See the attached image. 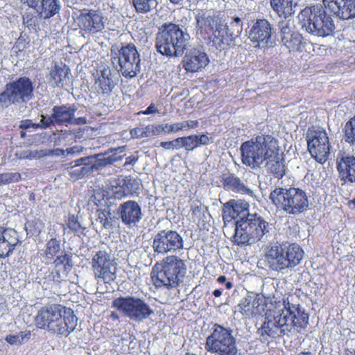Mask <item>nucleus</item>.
Returning a JSON list of instances; mask_svg holds the SVG:
<instances>
[{
    "mask_svg": "<svg viewBox=\"0 0 355 355\" xmlns=\"http://www.w3.org/2000/svg\"><path fill=\"white\" fill-rule=\"evenodd\" d=\"M51 263L54 266L51 272L53 279L58 282H61L62 276L67 277L73 266L72 255L65 251L62 252Z\"/></svg>",
    "mask_w": 355,
    "mask_h": 355,
    "instance_id": "nucleus-28",
    "label": "nucleus"
},
{
    "mask_svg": "<svg viewBox=\"0 0 355 355\" xmlns=\"http://www.w3.org/2000/svg\"><path fill=\"white\" fill-rule=\"evenodd\" d=\"M92 270L94 279L104 284H111L116 278L117 263L105 251H97L92 257Z\"/></svg>",
    "mask_w": 355,
    "mask_h": 355,
    "instance_id": "nucleus-16",
    "label": "nucleus"
},
{
    "mask_svg": "<svg viewBox=\"0 0 355 355\" xmlns=\"http://www.w3.org/2000/svg\"><path fill=\"white\" fill-rule=\"evenodd\" d=\"M35 322L40 329L67 336L76 327L77 318L70 308L59 304H51L40 308Z\"/></svg>",
    "mask_w": 355,
    "mask_h": 355,
    "instance_id": "nucleus-2",
    "label": "nucleus"
},
{
    "mask_svg": "<svg viewBox=\"0 0 355 355\" xmlns=\"http://www.w3.org/2000/svg\"><path fill=\"white\" fill-rule=\"evenodd\" d=\"M343 140L350 146L355 145V116L351 117L343 129Z\"/></svg>",
    "mask_w": 355,
    "mask_h": 355,
    "instance_id": "nucleus-40",
    "label": "nucleus"
},
{
    "mask_svg": "<svg viewBox=\"0 0 355 355\" xmlns=\"http://www.w3.org/2000/svg\"><path fill=\"white\" fill-rule=\"evenodd\" d=\"M130 135L132 137H136V138H141V137L148 136L146 131L144 130L141 128H135L132 129L130 130Z\"/></svg>",
    "mask_w": 355,
    "mask_h": 355,
    "instance_id": "nucleus-55",
    "label": "nucleus"
},
{
    "mask_svg": "<svg viewBox=\"0 0 355 355\" xmlns=\"http://www.w3.org/2000/svg\"><path fill=\"white\" fill-rule=\"evenodd\" d=\"M205 349L215 355H236V339L230 328L214 324L211 332L206 338Z\"/></svg>",
    "mask_w": 355,
    "mask_h": 355,
    "instance_id": "nucleus-12",
    "label": "nucleus"
},
{
    "mask_svg": "<svg viewBox=\"0 0 355 355\" xmlns=\"http://www.w3.org/2000/svg\"><path fill=\"white\" fill-rule=\"evenodd\" d=\"M19 243L17 233L15 230L0 226V258L8 257Z\"/></svg>",
    "mask_w": 355,
    "mask_h": 355,
    "instance_id": "nucleus-26",
    "label": "nucleus"
},
{
    "mask_svg": "<svg viewBox=\"0 0 355 355\" xmlns=\"http://www.w3.org/2000/svg\"><path fill=\"white\" fill-rule=\"evenodd\" d=\"M23 24L29 28L36 26L35 19L31 14H27L23 17Z\"/></svg>",
    "mask_w": 355,
    "mask_h": 355,
    "instance_id": "nucleus-51",
    "label": "nucleus"
},
{
    "mask_svg": "<svg viewBox=\"0 0 355 355\" xmlns=\"http://www.w3.org/2000/svg\"><path fill=\"white\" fill-rule=\"evenodd\" d=\"M117 213L122 223L128 227L135 225L142 218L141 207L135 200H128L120 204Z\"/></svg>",
    "mask_w": 355,
    "mask_h": 355,
    "instance_id": "nucleus-25",
    "label": "nucleus"
},
{
    "mask_svg": "<svg viewBox=\"0 0 355 355\" xmlns=\"http://www.w3.org/2000/svg\"><path fill=\"white\" fill-rule=\"evenodd\" d=\"M196 34L205 41L211 42L216 48L224 49L227 37L220 35L223 26L220 12L200 10L196 15Z\"/></svg>",
    "mask_w": 355,
    "mask_h": 355,
    "instance_id": "nucleus-7",
    "label": "nucleus"
},
{
    "mask_svg": "<svg viewBox=\"0 0 355 355\" xmlns=\"http://www.w3.org/2000/svg\"><path fill=\"white\" fill-rule=\"evenodd\" d=\"M306 141L311 157L320 164L326 162L330 153V144L326 130L318 126H311L307 130Z\"/></svg>",
    "mask_w": 355,
    "mask_h": 355,
    "instance_id": "nucleus-14",
    "label": "nucleus"
},
{
    "mask_svg": "<svg viewBox=\"0 0 355 355\" xmlns=\"http://www.w3.org/2000/svg\"><path fill=\"white\" fill-rule=\"evenodd\" d=\"M221 182L223 188L227 191H232L236 193H248L250 189L244 184L239 178L234 174H223Z\"/></svg>",
    "mask_w": 355,
    "mask_h": 355,
    "instance_id": "nucleus-32",
    "label": "nucleus"
},
{
    "mask_svg": "<svg viewBox=\"0 0 355 355\" xmlns=\"http://www.w3.org/2000/svg\"><path fill=\"white\" fill-rule=\"evenodd\" d=\"M119 159L116 158V157H114L112 155H109L106 157H104L103 159H101V165L103 166H105V165H107V164H113L114 162H116L117 160H119Z\"/></svg>",
    "mask_w": 355,
    "mask_h": 355,
    "instance_id": "nucleus-60",
    "label": "nucleus"
},
{
    "mask_svg": "<svg viewBox=\"0 0 355 355\" xmlns=\"http://www.w3.org/2000/svg\"><path fill=\"white\" fill-rule=\"evenodd\" d=\"M336 168L342 184L355 183V156L342 155L336 159Z\"/></svg>",
    "mask_w": 355,
    "mask_h": 355,
    "instance_id": "nucleus-24",
    "label": "nucleus"
},
{
    "mask_svg": "<svg viewBox=\"0 0 355 355\" xmlns=\"http://www.w3.org/2000/svg\"><path fill=\"white\" fill-rule=\"evenodd\" d=\"M93 76L94 77V86L98 94L110 95L117 84V80L107 66H103L96 70V74Z\"/></svg>",
    "mask_w": 355,
    "mask_h": 355,
    "instance_id": "nucleus-23",
    "label": "nucleus"
},
{
    "mask_svg": "<svg viewBox=\"0 0 355 355\" xmlns=\"http://www.w3.org/2000/svg\"><path fill=\"white\" fill-rule=\"evenodd\" d=\"M66 225L71 232L76 233L82 229L80 223L78 221V217L74 214H69L66 220Z\"/></svg>",
    "mask_w": 355,
    "mask_h": 355,
    "instance_id": "nucleus-46",
    "label": "nucleus"
},
{
    "mask_svg": "<svg viewBox=\"0 0 355 355\" xmlns=\"http://www.w3.org/2000/svg\"><path fill=\"white\" fill-rule=\"evenodd\" d=\"M137 160H138L137 157H135L133 155L128 156L125 159L124 166L134 165L137 162Z\"/></svg>",
    "mask_w": 355,
    "mask_h": 355,
    "instance_id": "nucleus-63",
    "label": "nucleus"
},
{
    "mask_svg": "<svg viewBox=\"0 0 355 355\" xmlns=\"http://www.w3.org/2000/svg\"><path fill=\"white\" fill-rule=\"evenodd\" d=\"M110 61L112 67L126 78L135 77L140 71V55L132 43L121 44L120 48H112Z\"/></svg>",
    "mask_w": 355,
    "mask_h": 355,
    "instance_id": "nucleus-9",
    "label": "nucleus"
},
{
    "mask_svg": "<svg viewBox=\"0 0 355 355\" xmlns=\"http://www.w3.org/2000/svg\"><path fill=\"white\" fill-rule=\"evenodd\" d=\"M53 118L55 119L56 125H62L72 124V119L74 116L76 109L67 105H57L52 109Z\"/></svg>",
    "mask_w": 355,
    "mask_h": 355,
    "instance_id": "nucleus-31",
    "label": "nucleus"
},
{
    "mask_svg": "<svg viewBox=\"0 0 355 355\" xmlns=\"http://www.w3.org/2000/svg\"><path fill=\"white\" fill-rule=\"evenodd\" d=\"M34 96L33 81L27 76H21L6 83L0 93V104L8 107L12 104L26 103Z\"/></svg>",
    "mask_w": 355,
    "mask_h": 355,
    "instance_id": "nucleus-13",
    "label": "nucleus"
},
{
    "mask_svg": "<svg viewBox=\"0 0 355 355\" xmlns=\"http://www.w3.org/2000/svg\"><path fill=\"white\" fill-rule=\"evenodd\" d=\"M122 190H124L125 196L131 193L130 186L132 185L131 180H123L119 183Z\"/></svg>",
    "mask_w": 355,
    "mask_h": 355,
    "instance_id": "nucleus-54",
    "label": "nucleus"
},
{
    "mask_svg": "<svg viewBox=\"0 0 355 355\" xmlns=\"http://www.w3.org/2000/svg\"><path fill=\"white\" fill-rule=\"evenodd\" d=\"M35 123H33L32 121L31 120H24L21 121L20 125H19V128L21 129H24V130H26V129H28L31 127H33L34 128H35Z\"/></svg>",
    "mask_w": 355,
    "mask_h": 355,
    "instance_id": "nucleus-62",
    "label": "nucleus"
},
{
    "mask_svg": "<svg viewBox=\"0 0 355 355\" xmlns=\"http://www.w3.org/2000/svg\"><path fill=\"white\" fill-rule=\"evenodd\" d=\"M209 62V57L205 51L193 48L185 53L182 65L187 72L196 73L205 68Z\"/></svg>",
    "mask_w": 355,
    "mask_h": 355,
    "instance_id": "nucleus-22",
    "label": "nucleus"
},
{
    "mask_svg": "<svg viewBox=\"0 0 355 355\" xmlns=\"http://www.w3.org/2000/svg\"><path fill=\"white\" fill-rule=\"evenodd\" d=\"M30 227L33 226V228H34V234H39L40 232H41V229L44 226V223H42V220H35V221H33L31 223V224L29 225Z\"/></svg>",
    "mask_w": 355,
    "mask_h": 355,
    "instance_id": "nucleus-57",
    "label": "nucleus"
},
{
    "mask_svg": "<svg viewBox=\"0 0 355 355\" xmlns=\"http://www.w3.org/2000/svg\"><path fill=\"white\" fill-rule=\"evenodd\" d=\"M302 36L297 32L287 36L284 38H282V42L284 45L289 50L293 52H302Z\"/></svg>",
    "mask_w": 355,
    "mask_h": 355,
    "instance_id": "nucleus-37",
    "label": "nucleus"
},
{
    "mask_svg": "<svg viewBox=\"0 0 355 355\" xmlns=\"http://www.w3.org/2000/svg\"><path fill=\"white\" fill-rule=\"evenodd\" d=\"M187 272L184 261L175 255L164 257L153 268L151 279L157 289L171 290L178 288Z\"/></svg>",
    "mask_w": 355,
    "mask_h": 355,
    "instance_id": "nucleus-3",
    "label": "nucleus"
},
{
    "mask_svg": "<svg viewBox=\"0 0 355 355\" xmlns=\"http://www.w3.org/2000/svg\"><path fill=\"white\" fill-rule=\"evenodd\" d=\"M180 146L178 148H184L186 150L191 151L198 148L196 135L178 137Z\"/></svg>",
    "mask_w": 355,
    "mask_h": 355,
    "instance_id": "nucleus-42",
    "label": "nucleus"
},
{
    "mask_svg": "<svg viewBox=\"0 0 355 355\" xmlns=\"http://www.w3.org/2000/svg\"><path fill=\"white\" fill-rule=\"evenodd\" d=\"M243 21L239 17H229L225 25L223 24L220 35L226 36L227 44L224 45V49L227 48L235 38L240 36L243 31Z\"/></svg>",
    "mask_w": 355,
    "mask_h": 355,
    "instance_id": "nucleus-30",
    "label": "nucleus"
},
{
    "mask_svg": "<svg viewBox=\"0 0 355 355\" xmlns=\"http://www.w3.org/2000/svg\"><path fill=\"white\" fill-rule=\"evenodd\" d=\"M89 157L79 158L67 164V169L70 180L76 181L84 178L85 175L96 168L95 164H89Z\"/></svg>",
    "mask_w": 355,
    "mask_h": 355,
    "instance_id": "nucleus-29",
    "label": "nucleus"
},
{
    "mask_svg": "<svg viewBox=\"0 0 355 355\" xmlns=\"http://www.w3.org/2000/svg\"><path fill=\"white\" fill-rule=\"evenodd\" d=\"M270 6L279 17H287L294 12L296 3L294 0H270Z\"/></svg>",
    "mask_w": 355,
    "mask_h": 355,
    "instance_id": "nucleus-33",
    "label": "nucleus"
},
{
    "mask_svg": "<svg viewBox=\"0 0 355 355\" xmlns=\"http://www.w3.org/2000/svg\"><path fill=\"white\" fill-rule=\"evenodd\" d=\"M191 217L193 222L199 220L203 214L202 207L200 206H195L191 207Z\"/></svg>",
    "mask_w": 355,
    "mask_h": 355,
    "instance_id": "nucleus-52",
    "label": "nucleus"
},
{
    "mask_svg": "<svg viewBox=\"0 0 355 355\" xmlns=\"http://www.w3.org/2000/svg\"><path fill=\"white\" fill-rule=\"evenodd\" d=\"M278 26L280 30L282 38H284L287 35H290L295 33V31H292V28L291 27L290 20L284 19L280 21Z\"/></svg>",
    "mask_w": 355,
    "mask_h": 355,
    "instance_id": "nucleus-47",
    "label": "nucleus"
},
{
    "mask_svg": "<svg viewBox=\"0 0 355 355\" xmlns=\"http://www.w3.org/2000/svg\"><path fill=\"white\" fill-rule=\"evenodd\" d=\"M6 341L10 345H21V340L19 339V336L17 335H8L5 338Z\"/></svg>",
    "mask_w": 355,
    "mask_h": 355,
    "instance_id": "nucleus-56",
    "label": "nucleus"
},
{
    "mask_svg": "<svg viewBox=\"0 0 355 355\" xmlns=\"http://www.w3.org/2000/svg\"><path fill=\"white\" fill-rule=\"evenodd\" d=\"M326 11L322 6L306 7L299 15L302 26L318 36L331 35L335 26L331 17Z\"/></svg>",
    "mask_w": 355,
    "mask_h": 355,
    "instance_id": "nucleus-11",
    "label": "nucleus"
},
{
    "mask_svg": "<svg viewBox=\"0 0 355 355\" xmlns=\"http://www.w3.org/2000/svg\"><path fill=\"white\" fill-rule=\"evenodd\" d=\"M171 124H164V125H159L157 127H155V129H161V130H163L165 133H171L172 131L171 130Z\"/></svg>",
    "mask_w": 355,
    "mask_h": 355,
    "instance_id": "nucleus-64",
    "label": "nucleus"
},
{
    "mask_svg": "<svg viewBox=\"0 0 355 355\" xmlns=\"http://www.w3.org/2000/svg\"><path fill=\"white\" fill-rule=\"evenodd\" d=\"M304 254L303 249L296 243H277L267 247L264 258L271 270L282 272L298 266Z\"/></svg>",
    "mask_w": 355,
    "mask_h": 355,
    "instance_id": "nucleus-4",
    "label": "nucleus"
},
{
    "mask_svg": "<svg viewBox=\"0 0 355 355\" xmlns=\"http://www.w3.org/2000/svg\"><path fill=\"white\" fill-rule=\"evenodd\" d=\"M355 17V0H343L338 18L349 19Z\"/></svg>",
    "mask_w": 355,
    "mask_h": 355,
    "instance_id": "nucleus-41",
    "label": "nucleus"
},
{
    "mask_svg": "<svg viewBox=\"0 0 355 355\" xmlns=\"http://www.w3.org/2000/svg\"><path fill=\"white\" fill-rule=\"evenodd\" d=\"M60 5L57 0H40L38 7L34 10L44 19H49L59 12Z\"/></svg>",
    "mask_w": 355,
    "mask_h": 355,
    "instance_id": "nucleus-34",
    "label": "nucleus"
},
{
    "mask_svg": "<svg viewBox=\"0 0 355 355\" xmlns=\"http://www.w3.org/2000/svg\"><path fill=\"white\" fill-rule=\"evenodd\" d=\"M112 306L130 319L142 320L153 313L150 306L143 300L132 296L119 297L112 301Z\"/></svg>",
    "mask_w": 355,
    "mask_h": 355,
    "instance_id": "nucleus-15",
    "label": "nucleus"
},
{
    "mask_svg": "<svg viewBox=\"0 0 355 355\" xmlns=\"http://www.w3.org/2000/svg\"><path fill=\"white\" fill-rule=\"evenodd\" d=\"M270 224L258 214H248L236 222L232 241L241 246L255 243L270 232Z\"/></svg>",
    "mask_w": 355,
    "mask_h": 355,
    "instance_id": "nucleus-5",
    "label": "nucleus"
},
{
    "mask_svg": "<svg viewBox=\"0 0 355 355\" xmlns=\"http://www.w3.org/2000/svg\"><path fill=\"white\" fill-rule=\"evenodd\" d=\"M189 35L172 22L164 23L159 28L156 36L157 51L169 57L182 55L187 46Z\"/></svg>",
    "mask_w": 355,
    "mask_h": 355,
    "instance_id": "nucleus-6",
    "label": "nucleus"
},
{
    "mask_svg": "<svg viewBox=\"0 0 355 355\" xmlns=\"http://www.w3.org/2000/svg\"><path fill=\"white\" fill-rule=\"evenodd\" d=\"M269 198L277 209L291 215L303 213L309 207L306 192L299 188L277 187L270 192Z\"/></svg>",
    "mask_w": 355,
    "mask_h": 355,
    "instance_id": "nucleus-8",
    "label": "nucleus"
},
{
    "mask_svg": "<svg viewBox=\"0 0 355 355\" xmlns=\"http://www.w3.org/2000/svg\"><path fill=\"white\" fill-rule=\"evenodd\" d=\"M249 205L242 200L231 199L223 206V219L225 222H231L237 218L245 217L248 212Z\"/></svg>",
    "mask_w": 355,
    "mask_h": 355,
    "instance_id": "nucleus-27",
    "label": "nucleus"
},
{
    "mask_svg": "<svg viewBox=\"0 0 355 355\" xmlns=\"http://www.w3.org/2000/svg\"><path fill=\"white\" fill-rule=\"evenodd\" d=\"M196 139H197L198 146H207L212 142V137H209L207 135L202 134L197 135H196Z\"/></svg>",
    "mask_w": 355,
    "mask_h": 355,
    "instance_id": "nucleus-49",
    "label": "nucleus"
},
{
    "mask_svg": "<svg viewBox=\"0 0 355 355\" xmlns=\"http://www.w3.org/2000/svg\"><path fill=\"white\" fill-rule=\"evenodd\" d=\"M272 27L266 19H258L252 25L248 38L254 47L268 49L275 46Z\"/></svg>",
    "mask_w": 355,
    "mask_h": 355,
    "instance_id": "nucleus-19",
    "label": "nucleus"
},
{
    "mask_svg": "<svg viewBox=\"0 0 355 355\" xmlns=\"http://www.w3.org/2000/svg\"><path fill=\"white\" fill-rule=\"evenodd\" d=\"M159 111L153 103L150 104L145 110L140 111L138 114H142L144 115L151 114L157 113Z\"/></svg>",
    "mask_w": 355,
    "mask_h": 355,
    "instance_id": "nucleus-58",
    "label": "nucleus"
},
{
    "mask_svg": "<svg viewBox=\"0 0 355 355\" xmlns=\"http://www.w3.org/2000/svg\"><path fill=\"white\" fill-rule=\"evenodd\" d=\"M17 336H19V339L21 340V344L25 340H28L31 338V333L30 331H21Z\"/></svg>",
    "mask_w": 355,
    "mask_h": 355,
    "instance_id": "nucleus-61",
    "label": "nucleus"
},
{
    "mask_svg": "<svg viewBox=\"0 0 355 355\" xmlns=\"http://www.w3.org/2000/svg\"><path fill=\"white\" fill-rule=\"evenodd\" d=\"M96 220L101 224L103 229H109L112 227L113 218L112 217V212L110 205L98 208L96 209Z\"/></svg>",
    "mask_w": 355,
    "mask_h": 355,
    "instance_id": "nucleus-38",
    "label": "nucleus"
},
{
    "mask_svg": "<svg viewBox=\"0 0 355 355\" xmlns=\"http://www.w3.org/2000/svg\"><path fill=\"white\" fill-rule=\"evenodd\" d=\"M277 139L270 135H257L243 142L240 147L242 163L257 168L265 162L270 145H274Z\"/></svg>",
    "mask_w": 355,
    "mask_h": 355,
    "instance_id": "nucleus-10",
    "label": "nucleus"
},
{
    "mask_svg": "<svg viewBox=\"0 0 355 355\" xmlns=\"http://www.w3.org/2000/svg\"><path fill=\"white\" fill-rule=\"evenodd\" d=\"M184 241L182 237L175 231H161L157 233L153 243V248L158 254H166L182 249Z\"/></svg>",
    "mask_w": 355,
    "mask_h": 355,
    "instance_id": "nucleus-20",
    "label": "nucleus"
},
{
    "mask_svg": "<svg viewBox=\"0 0 355 355\" xmlns=\"http://www.w3.org/2000/svg\"><path fill=\"white\" fill-rule=\"evenodd\" d=\"M70 69L65 64L60 66L55 64L50 71V80L58 87L63 86V83L68 77Z\"/></svg>",
    "mask_w": 355,
    "mask_h": 355,
    "instance_id": "nucleus-36",
    "label": "nucleus"
},
{
    "mask_svg": "<svg viewBox=\"0 0 355 355\" xmlns=\"http://www.w3.org/2000/svg\"><path fill=\"white\" fill-rule=\"evenodd\" d=\"M20 1L22 4L26 5L33 9H35L36 8V7H38L39 2H40V0H20Z\"/></svg>",
    "mask_w": 355,
    "mask_h": 355,
    "instance_id": "nucleus-59",
    "label": "nucleus"
},
{
    "mask_svg": "<svg viewBox=\"0 0 355 355\" xmlns=\"http://www.w3.org/2000/svg\"><path fill=\"white\" fill-rule=\"evenodd\" d=\"M105 18L99 10L84 8L77 17V24L83 36L94 35L105 28Z\"/></svg>",
    "mask_w": 355,
    "mask_h": 355,
    "instance_id": "nucleus-18",
    "label": "nucleus"
},
{
    "mask_svg": "<svg viewBox=\"0 0 355 355\" xmlns=\"http://www.w3.org/2000/svg\"><path fill=\"white\" fill-rule=\"evenodd\" d=\"M155 0H132V4L137 12L147 13L151 10Z\"/></svg>",
    "mask_w": 355,
    "mask_h": 355,
    "instance_id": "nucleus-45",
    "label": "nucleus"
},
{
    "mask_svg": "<svg viewBox=\"0 0 355 355\" xmlns=\"http://www.w3.org/2000/svg\"><path fill=\"white\" fill-rule=\"evenodd\" d=\"M266 315L265 321L258 329L263 341L284 336L288 327L302 329L309 323V314L300 304L291 303L286 296L272 300Z\"/></svg>",
    "mask_w": 355,
    "mask_h": 355,
    "instance_id": "nucleus-1",
    "label": "nucleus"
},
{
    "mask_svg": "<svg viewBox=\"0 0 355 355\" xmlns=\"http://www.w3.org/2000/svg\"><path fill=\"white\" fill-rule=\"evenodd\" d=\"M112 191L114 198L122 199L123 198L125 197L124 190L121 189L119 184L112 187Z\"/></svg>",
    "mask_w": 355,
    "mask_h": 355,
    "instance_id": "nucleus-53",
    "label": "nucleus"
},
{
    "mask_svg": "<svg viewBox=\"0 0 355 355\" xmlns=\"http://www.w3.org/2000/svg\"><path fill=\"white\" fill-rule=\"evenodd\" d=\"M21 180L19 172H8L0 173V186L18 182Z\"/></svg>",
    "mask_w": 355,
    "mask_h": 355,
    "instance_id": "nucleus-44",
    "label": "nucleus"
},
{
    "mask_svg": "<svg viewBox=\"0 0 355 355\" xmlns=\"http://www.w3.org/2000/svg\"><path fill=\"white\" fill-rule=\"evenodd\" d=\"M276 297H266L261 293H248L235 306V313H241L243 318L250 319L266 312L271 301Z\"/></svg>",
    "mask_w": 355,
    "mask_h": 355,
    "instance_id": "nucleus-17",
    "label": "nucleus"
},
{
    "mask_svg": "<svg viewBox=\"0 0 355 355\" xmlns=\"http://www.w3.org/2000/svg\"><path fill=\"white\" fill-rule=\"evenodd\" d=\"M62 252L63 251L61 249L60 241L56 238H51L47 241L43 254L46 263L49 264V263H51L57 257L60 255Z\"/></svg>",
    "mask_w": 355,
    "mask_h": 355,
    "instance_id": "nucleus-35",
    "label": "nucleus"
},
{
    "mask_svg": "<svg viewBox=\"0 0 355 355\" xmlns=\"http://www.w3.org/2000/svg\"><path fill=\"white\" fill-rule=\"evenodd\" d=\"M35 128H42V129H46L51 125H56L55 119L53 118V113L51 114V116H45L44 115H42V119L40 120V123L35 124Z\"/></svg>",
    "mask_w": 355,
    "mask_h": 355,
    "instance_id": "nucleus-48",
    "label": "nucleus"
},
{
    "mask_svg": "<svg viewBox=\"0 0 355 355\" xmlns=\"http://www.w3.org/2000/svg\"><path fill=\"white\" fill-rule=\"evenodd\" d=\"M178 146H180L178 138H176L175 139H174L173 141H162L160 143V146H162V148H164L165 149H168V150L174 149V148L180 149V148L177 147Z\"/></svg>",
    "mask_w": 355,
    "mask_h": 355,
    "instance_id": "nucleus-50",
    "label": "nucleus"
},
{
    "mask_svg": "<svg viewBox=\"0 0 355 355\" xmlns=\"http://www.w3.org/2000/svg\"><path fill=\"white\" fill-rule=\"evenodd\" d=\"M268 155L266 156V168L269 173L277 179L282 178L286 174V166L284 155L282 152L279 141L277 139L274 145H270Z\"/></svg>",
    "mask_w": 355,
    "mask_h": 355,
    "instance_id": "nucleus-21",
    "label": "nucleus"
},
{
    "mask_svg": "<svg viewBox=\"0 0 355 355\" xmlns=\"http://www.w3.org/2000/svg\"><path fill=\"white\" fill-rule=\"evenodd\" d=\"M110 197L109 192L103 189H94L90 197V202L94 203L98 208L108 206V200Z\"/></svg>",
    "mask_w": 355,
    "mask_h": 355,
    "instance_id": "nucleus-39",
    "label": "nucleus"
},
{
    "mask_svg": "<svg viewBox=\"0 0 355 355\" xmlns=\"http://www.w3.org/2000/svg\"><path fill=\"white\" fill-rule=\"evenodd\" d=\"M343 0H323L325 10L338 17Z\"/></svg>",
    "mask_w": 355,
    "mask_h": 355,
    "instance_id": "nucleus-43",
    "label": "nucleus"
}]
</instances>
